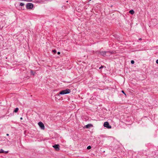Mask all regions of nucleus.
Listing matches in <instances>:
<instances>
[{
  "label": "nucleus",
  "mask_w": 158,
  "mask_h": 158,
  "mask_svg": "<svg viewBox=\"0 0 158 158\" xmlns=\"http://www.w3.org/2000/svg\"><path fill=\"white\" fill-rule=\"evenodd\" d=\"M71 92V90L69 89H66L61 91L59 93L57 94L56 95L59 96L60 94L64 95L69 93Z\"/></svg>",
  "instance_id": "f257e3e1"
},
{
  "label": "nucleus",
  "mask_w": 158,
  "mask_h": 158,
  "mask_svg": "<svg viewBox=\"0 0 158 158\" xmlns=\"http://www.w3.org/2000/svg\"><path fill=\"white\" fill-rule=\"evenodd\" d=\"M33 7V4L31 3H28L26 5V7L27 9H32Z\"/></svg>",
  "instance_id": "f03ea898"
},
{
  "label": "nucleus",
  "mask_w": 158,
  "mask_h": 158,
  "mask_svg": "<svg viewBox=\"0 0 158 158\" xmlns=\"http://www.w3.org/2000/svg\"><path fill=\"white\" fill-rule=\"evenodd\" d=\"M108 53H110V51H100L99 52V54H100L101 55L104 56H107V55H106V54Z\"/></svg>",
  "instance_id": "7ed1b4c3"
},
{
  "label": "nucleus",
  "mask_w": 158,
  "mask_h": 158,
  "mask_svg": "<svg viewBox=\"0 0 158 158\" xmlns=\"http://www.w3.org/2000/svg\"><path fill=\"white\" fill-rule=\"evenodd\" d=\"M38 125L40 127L42 130H44L45 129V127L44 124L41 122H39L38 123Z\"/></svg>",
  "instance_id": "20e7f679"
},
{
  "label": "nucleus",
  "mask_w": 158,
  "mask_h": 158,
  "mask_svg": "<svg viewBox=\"0 0 158 158\" xmlns=\"http://www.w3.org/2000/svg\"><path fill=\"white\" fill-rule=\"evenodd\" d=\"M104 126L109 129L111 128V126L109 125L108 122H105L104 123Z\"/></svg>",
  "instance_id": "39448f33"
},
{
  "label": "nucleus",
  "mask_w": 158,
  "mask_h": 158,
  "mask_svg": "<svg viewBox=\"0 0 158 158\" xmlns=\"http://www.w3.org/2000/svg\"><path fill=\"white\" fill-rule=\"evenodd\" d=\"M59 146V144H55L52 146L56 151H58L60 150Z\"/></svg>",
  "instance_id": "423d86ee"
},
{
  "label": "nucleus",
  "mask_w": 158,
  "mask_h": 158,
  "mask_svg": "<svg viewBox=\"0 0 158 158\" xmlns=\"http://www.w3.org/2000/svg\"><path fill=\"white\" fill-rule=\"evenodd\" d=\"M93 127V125L91 124H88L84 126V128L85 127L86 128H89L90 127Z\"/></svg>",
  "instance_id": "0eeeda50"
},
{
  "label": "nucleus",
  "mask_w": 158,
  "mask_h": 158,
  "mask_svg": "<svg viewBox=\"0 0 158 158\" xmlns=\"http://www.w3.org/2000/svg\"><path fill=\"white\" fill-rule=\"evenodd\" d=\"M129 13L131 15H133L134 14L135 12L133 10H131L129 11Z\"/></svg>",
  "instance_id": "6e6552de"
},
{
  "label": "nucleus",
  "mask_w": 158,
  "mask_h": 158,
  "mask_svg": "<svg viewBox=\"0 0 158 158\" xmlns=\"http://www.w3.org/2000/svg\"><path fill=\"white\" fill-rule=\"evenodd\" d=\"M19 108L18 107L16 108L14 111V112L17 113L19 110Z\"/></svg>",
  "instance_id": "1a4fd4ad"
},
{
  "label": "nucleus",
  "mask_w": 158,
  "mask_h": 158,
  "mask_svg": "<svg viewBox=\"0 0 158 158\" xmlns=\"http://www.w3.org/2000/svg\"><path fill=\"white\" fill-rule=\"evenodd\" d=\"M4 151L2 149H0V153H4Z\"/></svg>",
  "instance_id": "9d476101"
},
{
  "label": "nucleus",
  "mask_w": 158,
  "mask_h": 158,
  "mask_svg": "<svg viewBox=\"0 0 158 158\" xmlns=\"http://www.w3.org/2000/svg\"><path fill=\"white\" fill-rule=\"evenodd\" d=\"M24 4L23 3H20V6H23L24 5Z\"/></svg>",
  "instance_id": "9b49d317"
},
{
  "label": "nucleus",
  "mask_w": 158,
  "mask_h": 158,
  "mask_svg": "<svg viewBox=\"0 0 158 158\" xmlns=\"http://www.w3.org/2000/svg\"><path fill=\"white\" fill-rule=\"evenodd\" d=\"M31 75H34V73H33V71L32 70H31Z\"/></svg>",
  "instance_id": "f8f14e48"
},
{
  "label": "nucleus",
  "mask_w": 158,
  "mask_h": 158,
  "mask_svg": "<svg viewBox=\"0 0 158 158\" xmlns=\"http://www.w3.org/2000/svg\"><path fill=\"white\" fill-rule=\"evenodd\" d=\"M91 148V146H89L87 147V149H90Z\"/></svg>",
  "instance_id": "ddd939ff"
},
{
  "label": "nucleus",
  "mask_w": 158,
  "mask_h": 158,
  "mask_svg": "<svg viewBox=\"0 0 158 158\" xmlns=\"http://www.w3.org/2000/svg\"><path fill=\"white\" fill-rule=\"evenodd\" d=\"M134 61L133 60H132L131 61V63L132 64H134Z\"/></svg>",
  "instance_id": "4468645a"
},
{
  "label": "nucleus",
  "mask_w": 158,
  "mask_h": 158,
  "mask_svg": "<svg viewBox=\"0 0 158 158\" xmlns=\"http://www.w3.org/2000/svg\"><path fill=\"white\" fill-rule=\"evenodd\" d=\"M52 52H54V53H56V51L55 50H54L52 51Z\"/></svg>",
  "instance_id": "2eb2a0df"
},
{
  "label": "nucleus",
  "mask_w": 158,
  "mask_h": 158,
  "mask_svg": "<svg viewBox=\"0 0 158 158\" xmlns=\"http://www.w3.org/2000/svg\"><path fill=\"white\" fill-rule=\"evenodd\" d=\"M104 67V66H101L99 68V69H102L103 68V67Z\"/></svg>",
  "instance_id": "dca6fc26"
},
{
  "label": "nucleus",
  "mask_w": 158,
  "mask_h": 158,
  "mask_svg": "<svg viewBox=\"0 0 158 158\" xmlns=\"http://www.w3.org/2000/svg\"><path fill=\"white\" fill-rule=\"evenodd\" d=\"M32 0H26V1H28V2H31Z\"/></svg>",
  "instance_id": "f3484780"
},
{
  "label": "nucleus",
  "mask_w": 158,
  "mask_h": 158,
  "mask_svg": "<svg viewBox=\"0 0 158 158\" xmlns=\"http://www.w3.org/2000/svg\"><path fill=\"white\" fill-rule=\"evenodd\" d=\"M8 152V151H4V153H7Z\"/></svg>",
  "instance_id": "a211bd4d"
},
{
  "label": "nucleus",
  "mask_w": 158,
  "mask_h": 158,
  "mask_svg": "<svg viewBox=\"0 0 158 158\" xmlns=\"http://www.w3.org/2000/svg\"><path fill=\"white\" fill-rule=\"evenodd\" d=\"M122 92L123 93V94H124L126 95V94L125 93L124 91L123 90L122 91Z\"/></svg>",
  "instance_id": "6ab92c4d"
},
{
  "label": "nucleus",
  "mask_w": 158,
  "mask_h": 158,
  "mask_svg": "<svg viewBox=\"0 0 158 158\" xmlns=\"http://www.w3.org/2000/svg\"><path fill=\"white\" fill-rule=\"evenodd\" d=\"M156 62L157 64H158V59L156 61Z\"/></svg>",
  "instance_id": "aec40b11"
},
{
  "label": "nucleus",
  "mask_w": 158,
  "mask_h": 158,
  "mask_svg": "<svg viewBox=\"0 0 158 158\" xmlns=\"http://www.w3.org/2000/svg\"><path fill=\"white\" fill-rule=\"evenodd\" d=\"M57 54H60V52H57Z\"/></svg>",
  "instance_id": "412c9836"
},
{
  "label": "nucleus",
  "mask_w": 158,
  "mask_h": 158,
  "mask_svg": "<svg viewBox=\"0 0 158 158\" xmlns=\"http://www.w3.org/2000/svg\"><path fill=\"white\" fill-rule=\"evenodd\" d=\"M142 40V39H141V38H139V40Z\"/></svg>",
  "instance_id": "4be33fe9"
},
{
  "label": "nucleus",
  "mask_w": 158,
  "mask_h": 158,
  "mask_svg": "<svg viewBox=\"0 0 158 158\" xmlns=\"http://www.w3.org/2000/svg\"><path fill=\"white\" fill-rule=\"evenodd\" d=\"M20 119L22 120L23 119V118L22 117H21L20 118Z\"/></svg>",
  "instance_id": "5701e85b"
},
{
  "label": "nucleus",
  "mask_w": 158,
  "mask_h": 158,
  "mask_svg": "<svg viewBox=\"0 0 158 158\" xmlns=\"http://www.w3.org/2000/svg\"><path fill=\"white\" fill-rule=\"evenodd\" d=\"M9 134H6V135H7V136H9Z\"/></svg>",
  "instance_id": "b1692460"
}]
</instances>
